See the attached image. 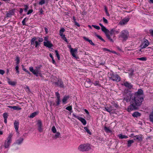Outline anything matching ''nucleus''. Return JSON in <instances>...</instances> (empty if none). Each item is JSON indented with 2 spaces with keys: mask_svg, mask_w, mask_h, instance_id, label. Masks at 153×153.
Listing matches in <instances>:
<instances>
[{
  "mask_svg": "<svg viewBox=\"0 0 153 153\" xmlns=\"http://www.w3.org/2000/svg\"><path fill=\"white\" fill-rule=\"evenodd\" d=\"M77 51V49L76 48H71L70 50V52L72 55L74 57L77 58V57L75 53H76Z\"/></svg>",
  "mask_w": 153,
  "mask_h": 153,
  "instance_id": "obj_14",
  "label": "nucleus"
},
{
  "mask_svg": "<svg viewBox=\"0 0 153 153\" xmlns=\"http://www.w3.org/2000/svg\"><path fill=\"white\" fill-rule=\"evenodd\" d=\"M44 45L48 48H51L53 46V44L49 41H47L46 42H44Z\"/></svg>",
  "mask_w": 153,
  "mask_h": 153,
  "instance_id": "obj_16",
  "label": "nucleus"
},
{
  "mask_svg": "<svg viewBox=\"0 0 153 153\" xmlns=\"http://www.w3.org/2000/svg\"><path fill=\"white\" fill-rule=\"evenodd\" d=\"M43 40L42 38L34 37L31 40L30 44L31 45H35V48H37L40 45V42H42Z\"/></svg>",
  "mask_w": 153,
  "mask_h": 153,
  "instance_id": "obj_2",
  "label": "nucleus"
},
{
  "mask_svg": "<svg viewBox=\"0 0 153 153\" xmlns=\"http://www.w3.org/2000/svg\"><path fill=\"white\" fill-rule=\"evenodd\" d=\"M134 143L133 140H128V141L127 146L128 147H129L131 146V144Z\"/></svg>",
  "mask_w": 153,
  "mask_h": 153,
  "instance_id": "obj_30",
  "label": "nucleus"
},
{
  "mask_svg": "<svg viewBox=\"0 0 153 153\" xmlns=\"http://www.w3.org/2000/svg\"><path fill=\"white\" fill-rule=\"evenodd\" d=\"M104 130L107 133L110 132H111V131L110 129L106 126H105L104 127Z\"/></svg>",
  "mask_w": 153,
  "mask_h": 153,
  "instance_id": "obj_35",
  "label": "nucleus"
},
{
  "mask_svg": "<svg viewBox=\"0 0 153 153\" xmlns=\"http://www.w3.org/2000/svg\"><path fill=\"white\" fill-rule=\"evenodd\" d=\"M102 19H103V21L104 23L106 24H108V20L106 19H105V17H103Z\"/></svg>",
  "mask_w": 153,
  "mask_h": 153,
  "instance_id": "obj_47",
  "label": "nucleus"
},
{
  "mask_svg": "<svg viewBox=\"0 0 153 153\" xmlns=\"http://www.w3.org/2000/svg\"><path fill=\"white\" fill-rule=\"evenodd\" d=\"M69 98V96H65L64 97L63 99L62 100L63 104H65L67 103V101Z\"/></svg>",
  "mask_w": 153,
  "mask_h": 153,
  "instance_id": "obj_21",
  "label": "nucleus"
},
{
  "mask_svg": "<svg viewBox=\"0 0 153 153\" xmlns=\"http://www.w3.org/2000/svg\"><path fill=\"white\" fill-rule=\"evenodd\" d=\"M16 64L18 65L20 62V58L19 56H16Z\"/></svg>",
  "mask_w": 153,
  "mask_h": 153,
  "instance_id": "obj_39",
  "label": "nucleus"
},
{
  "mask_svg": "<svg viewBox=\"0 0 153 153\" xmlns=\"http://www.w3.org/2000/svg\"><path fill=\"white\" fill-rule=\"evenodd\" d=\"M82 112L84 113V114H89V113L88 111L86 109H83L82 110Z\"/></svg>",
  "mask_w": 153,
  "mask_h": 153,
  "instance_id": "obj_40",
  "label": "nucleus"
},
{
  "mask_svg": "<svg viewBox=\"0 0 153 153\" xmlns=\"http://www.w3.org/2000/svg\"><path fill=\"white\" fill-rule=\"evenodd\" d=\"M114 29H112L110 31L108 30V36H109V37H107L108 39L111 42H113V39L111 38V36H112L113 34H114Z\"/></svg>",
  "mask_w": 153,
  "mask_h": 153,
  "instance_id": "obj_10",
  "label": "nucleus"
},
{
  "mask_svg": "<svg viewBox=\"0 0 153 153\" xmlns=\"http://www.w3.org/2000/svg\"><path fill=\"white\" fill-rule=\"evenodd\" d=\"M66 109L69 111H70L72 109V107L71 106H68L67 107Z\"/></svg>",
  "mask_w": 153,
  "mask_h": 153,
  "instance_id": "obj_54",
  "label": "nucleus"
},
{
  "mask_svg": "<svg viewBox=\"0 0 153 153\" xmlns=\"http://www.w3.org/2000/svg\"><path fill=\"white\" fill-rule=\"evenodd\" d=\"M150 120L153 123V115H150Z\"/></svg>",
  "mask_w": 153,
  "mask_h": 153,
  "instance_id": "obj_52",
  "label": "nucleus"
},
{
  "mask_svg": "<svg viewBox=\"0 0 153 153\" xmlns=\"http://www.w3.org/2000/svg\"><path fill=\"white\" fill-rule=\"evenodd\" d=\"M128 35V32L127 30H123L121 33L120 36L124 40H126L127 39Z\"/></svg>",
  "mask_w": 153,
  "mask_h": 153,
  "instance_id": "obj_6",
  "label": "nucleus"
},
{
  "mask_svg": "<svg viewBox=\"0 0 153 153\" xmlns=\"http://www.w3.org/2000/svg\"><path fill=\"white\" fill-rule=\"evenodd\" d=\"M19 122L17 121H15L14 123V127L16 131L17 132L18 131V129L19 127Z\"/></svg>",
  "mask_w": 153,
  "mask_h": 153,
  "instance_id": "obj_18",
  "label": "nucleus"
},
{
  "mask_svg": "<svg viewBox=\"0 0 153 153\" xmlns=\"http://www.w3.org/2000/svg\"><path fill=\"white\" fill-rule=\"evenodd\" d=\"M129 19L130 18H125L120 22V24L121 25H124L127 23Z\"/></svg>",
  "mask_w": 153,
  "mask_h": 153,
  "instance_id": "obj_15",
  "label": "nucleus"
},
{
  "mask_svg": "<svg viewBox=\"0 0 153 153\" xmlns=\"http://www.w3.org/2000/svg\"><path fill=\"white\" fill-rule=\"evenodd\" d=\"M33 11V9H30L28 10L27 13V15H29V14L31 13H32Z\"/></svg>",
  "mask_w": 153,
  "mask_h": 153,
  "instance_id": "obj_55",
  "label": "nucleus"
},
{
  "mask_svg": "<svg viewBox=\"0 0 153 153\" xmlns=\"http://www.w3.org/2000/svg\"><path fill=\"white\" fill-rule=\"evenodd\" d=\"M27 20H28L27 18H24L23 19V20H22V25H26V24L25 23V22H27Z\"/></svg>",
  "mask_w": 153,
  "mask_h": 153,
  "instance_id": "obj_32",
  "label": "nucleus"
},
{
  "mask_svg": "<svg viewBox=\"0 0 153 153\" xmlns=\"http://www.w3.org/2000/svg\"><path fill=\"white\" fill-rule=\"evenodd\" d=\"M149 44L148 41L146 39H144L142 44L141 45L140 47L142 49L146 48L148 46Z\"/></svg>",
  "mask_w": 153,
  "mask_h": 153,
  "instance_id": "obj_7",
  "label": "nucleus"
},
{
  "mask_svg": "<svg viewBox=\"0 0 153 153\" xmlns=\"http://www.w3.org/2000/svg\"><path fill=\"white\" fill-rule=\"evenodd\" d=\"M137 59L143 61H146L147 60V58L145 57H143L141 58H137Z\"/></svg>",
  "mask_w": 153,
  "mask_h": 153,
  "instance_id": "obj_37",
  "label": "nucleus"
},
{
  "mask_svg": "<svg viewBox=\"0 0 153 153\" xmlns=\"http://www.w3.org/2000/svg\"><path fill=\"white\" fill-rule=\"evenodd\" d=\"M52 59V63L53 64H54L56 65V63L55 61L54 60V59Z\"/></svg>",
  "mask_w": 153,
  "mask_h": 153,
  "instance_id": "obj_64",
  "label": "nucleus"
},
{
  "mask_svg": "<svg viewBox=\"0 0 153 153\" xmlns=\"http://www.w3.org/2000/svg\"><path fill=\"white\" fill-rule=\"evenodd\" d=\"M144 100V94L141 89H139L137 92L131 96L130 105L128 107L127 111L129 112L137 109L142 104Z\"/></svg>",
  "mask_w": 153,
  "mask_h": 153,
  "instance_id": "obj_1",
  "label": "nucleus"
},
{
  "mask_svg": "<svg viewBox=\"0 0 153 153\" xmlns=\"http://www.w3.org/2000/svg\"><path fill=\"white\" fill-rule=\"evenodd\" d=\"M120 139H122L123 138H128V137L127 136L123 135L122 134H119L118 135Z\"/></svg>",
  "mask_w": 153,
  "mask_h": 153,
  "instance_id": "obj_31",
  "label": "nucleus"
},
{
  "mask_svg": "<svg viewBox=\"0 0 153 153\" xmlns=\"http://www.w3.org/2000/svg\"><path fill=\"white\" fill-rule=\"evenodd\" d=\"M52 131L53 133H56V129L54 126H53L52 127Z\"/></svg>",
  "mask_w": 153,
  "mask_h": 153,
  "instance_id": "obj_44",
  "label": "nucleus"
},
{
  "mask_svg": "<svg viewBox=\"0 0 153 153\" xmlns=\"http://www.w3.org/2000/svg\"><path fill=\"white\" fill-rule=\"evenodd\" d=\"M37 125L38 127L42 126V122L40 120L37 121Z\"/></svg>",
  "mask_w": 153,
  "mask_h": 153,
  "instance_id": "obj_34",
  "label": "nucleus"
},
{
  "mask_svg": "<svg viewBox=\"0 0 153 153\" xmlns=\"http://www.w3.org/2000/svg\"><path fill=\"white\" fill-rule=\"evenodd\" d=\"M83 38L85 40L88 42L91 45L94 46L95 45V44L91 40L89 39L88 38L85 37H83Z\"/></svg>",
  "mask_w": 153,
  "mask_h": 153,
  "instance_id": "obj_26",
  "label": "nucleus"
},
{
  "mask_svg": "<svg viewBox=\"0 0 153 153\" xmlns=\"http://www.w3.org/2000/svg\"><path fill=\"white\" fill-rule=\"evenodd\" d=\"M25 8L24 9V10L25 12H26L28 8V6L27 5H25Z\"/></svg>",
  "mask_w": 153,
  "mask_h": 153,
  "instance_id": "obj_57",
  "label": "nucleus"
},
{
  "mask_svg": "<svg viewBox=\"0 0 153 153\" xmlns=\"http://www.w3.org/2000/svg\"><path fill=\"white\" fill-rule=\"evenodd\" d=\"M131 97L130 95L125 97L124 98V100L126 101L127 102H128L129 101L131 102Z\"/></svg>",
  "mask_w": 153,
  "mask_h": 153,
  "instance_id": "obj_25",
  "label": "nucleus"
},
{
  "mask_svg": "<svg viewBox=\"0 0 153 153\" xmlns=\"http://www.w3.org/2000/svg\"><path fill=\"white\" fill-rule=\"evenodd\" d=\"M4 71L0 69V74L1 75H3L4 73Z\"/></svg>",
  "mask_w": 153,
  "mask_h": 153,
  "instance_id": "obj_58",
  "label": "nucleus"
},
{
  "mask_svg": "<svg viewBox=\"0 0 153 153\" xmlns=\"http://www.w3.org/2000/svg\"><path fill=\"white\" fill-rule=\"evenodd\" d=\"M103 49L104 51H107L109 52H111V51L110 50L107 49L106 48H103Z\"/></svg>",
  "mask_w": 153,
  "mask_h": 153,
  "instance_id": "obj_59",
  "label": "nucleus"
},
{
  "mask_svg": "<svg viewBox=\"0 0 153 153\" xmlns=\"http://www.w3.org/2000/svg\"><path fill=\"white\" fill-rule=\"evenodd\" d=\"M106 110L108 112L110 113V114L111 113H113L114 112L113 110H114L113 107L112 106H110V107H105V108Z\"/></svg>",
  "mask_w": 153,
  "mask_h": 153,
  "instance_id": "obj_20",
  "label": "nucleus"
},
{
  "mask_svg": "<svg viewBox=\"0 0 153 153\" xmlns=\"http://www.w3.org/2000/svg\"><path fill=\"white\" fill-rule=\"evenodd\" d=\"M7 82L9 85L12 86H14L16 84V82L10 80L9 79H8Z\"/></svg>",
  "mask_w": 153,
  "mask_h": 153,
  "instance_id": "obj_28",
  "label": "nucleus"
},
{
  "mask_svg": "<svg viewBox=\"0 0 153 153\" xmlns=\"http://www.w3.org/2000/svg\"><path fill=\"white\" fill-rule=\"evenodd\" d=\"M150 34L153 37V29H150L149 30Z\"/></svg>",
  "mask_w": 153,
  "mask_h": 153,
  "instance_id": "obj_53",
  "label": "nucleus"
},
{
  "mask_svg": "<svg viewBox=\"0 0 153 153\" xmlns=\"http://www.w3.org/2000/svg\"><path fill=\"white\" fill-rule=\"evenodd\" d=\"M40 67H36V69H35V72L36 73L35 75L36 76H38V74H41V71L40 70Z\"/></svg>",
  "mask_w": 153,
  "mask_h": 153,
  "instance_id": "obj_22",
  "label": "nucleus"
},
{
  "mask_svg": "<svg viewBox=\"0 0 153 153\" xmlns=\"http://www.w3.org/2000/svg\"><path fill=\"white\" fill-rule=\"evenodd\" d=\"M45 31L46 33H48V30L47 27H45L44 28Z\"/></svg>",
  "mask_w": 153,
  "mask_h": 153,
  "instance_id": "obj_63",
  "label": "nucleus"
},
{
  "mask_svg": "<svg viewBox=\"0 0 153 153\" xmlns=\"http://www.w3.org/2000/svg\"><path fill=\"white\" fill-rule=\"evenodd\" d=\"M74 116L80 120L83 125H85L86 124V121L85 119L80 117L79 115H74Z\"/></svg>",
  "mask_w": 153,
  "mask_h": 153,
  "instance_id": "obj_11",
  "label": "nucleus"
},
{
  "mask_svg": "<svg viewBox=\"0 0 153 153\" xmlns=\"http://www.w3.org/2000/svg\"><path fill=\"white\" fill-rule=\"evenodd\" d=\"M85 130V131L88 133L89 134H91V132L89 130V129L87 127H85L84 128Z\"/></svg>",
  "mask_w": 153,
  "mask_h": 153,
  "instance_id": "obj_42",
  "label": "nucleus"
},
{
  "mask_svg": "<svg viewBox=\"0 0 153 153\" xmlns=\"http://www.w3.org/2000/svg\"><path fill=\"white\" fill-rule=\"evenodd\" d=\"M14 10L12 9L9 10L6 14L7 17H10L12 15H13L14 13Z\"/></svg>",
  "mask_w": 153,
  "mask_h": 153,
  "instance_id": "obj_17",
  "label": "nucleus"
},
{
  "mask_svg": "<svg viewBox=\"0 0 153 153\" xmlns=\"http://www.w3.org/2000/svg\"><path fill=\"white\" fill-rule=\"evenodd\" d=\"M93 84L95 85V86H100V85L99 84V82L98 81H95L94 83H93Z\"/></svg>",
  "mask_w": 153,
  "mask_h": 153,
  "instance_id": "obj_49",
  "label": "nucleus"
},
{
  "mask_svg": "<svg viewBox=\"0 0 153 153\" xmlns=\"http://www.w3.org/2000/svg\"><path fill=\"white\" fill-rule=\"evenodd\" d=\"M29 70L30 71L32 72L34 74H36V73L35 72V69H33V68L32 67H30L29 68Z\"/></svg>",
  "mask_w": 153,
  "mask_h": 153,
  "instance_id": "obj_33",
  "label": "nucleus"
},
{
  "mask_svg": "<svg viewBox=\"0 0 153 153\" xmlns=\"http://www.w3.org/2000/svg\"><path fill=\"white\" fill-rule=\"evenodd\" d=\"M132 115H140V114L138 112H134Z\"/></svg>",
  "mask_w": 153,
  "mask_h": 153,
  "instance_id": "obj_61",
  "label": "nucleus"
},
{
  "mask_svg": "<svg viewBox=\"0 0 153 153\" xmlns=\"http://www.w3.org/2000/svg\"><path fill=\"white\" fill-rule=\"evenodd\" d=\"M19 68L18 65H17L15 67V69L17 71V73H18V74L19 73Z\"/></svg>",
  "mask_w": 153,
  "mask_h": 153,
  "instance_id": "obj_51",
  "label": "nucleus"
},
{
  "mask_svg": "<svg viewBox=\"0 0 153 153\" xmlns=\"http://www.w3.org/2000/svg\"><path fill=\"white\" fill-rule=\"evenodd\" d=\"M78 149L79 151L83 152L89 150L91 148L89 144H84L79 145Z\"/></svg>",
  "mask_w": 153,
  "mask_h": 153,
  "instance_id": "obj_3",
  "label": "nucleus"
},
{
  "mask_svg": "<svg viewBox=\"0 0 153 153\" xmlns=\"http://www.w3.org/2000/svg\"><path fill=\"white\" fill-rule=\"evenodd\" d=\"M110 79L112 80L113 81L119 82L120 81V77L117 74H114L113 73L110 74Z\"/></svg>",
  "mask_w": 153,
  "mask_h": 153,
  "instance_id": "obj_4",
  "label": "nucleus"
},
{
  "mask_svg": "<svg viewBox=\"0 0 153 153\" xmlns=\"http://www.w3.org/2000/svg\"><path fill=\"white\" fill-rule=\"evenodd\" d=\"M91 85V82L90 80L89 79L88 81H85V86L86 88H88Z\"/></svg>",
  "mask_w": 153,
  "mask_h": 153,
  "instance_id": "obj_24",
  "label": "nucleus"
},
{
  "mask_svg": "<svg viewBox=\"0 0 153 153\" xmlns=\"http://www.w3.org/2000/svg\"><path fill=\"white\" fill-rule=\"evenodd\" d=\"M122 85H124L126 87L129 89H131L133 87V85L130 83H129L127 81H124Z\"/></svg>",
  "mask_w": 153,
  "mask_h": 153,
  "instance_id": "obj_12",
  "label": "nucleus"
},
{
  "mask_svg": "<svg viewBox=\"0 0 153 153\" xmlns=\"http://www.w3.org/2000/svg\"><path fill=\"white\" fill-rule=\"evenodd\" d=\"M62 37V39L64 40L66 42H68L67 39H66V37H65V35H63L62 36H61Z\"/></svg>",
  "mask_w": 153,
  "mask_h": 153,
  "instance_id": "obj_43",
  "label": "nucleus"
},
{
  "mask_svg": "<svg viewBox=\"0 0 153 153\" xmlns=\"http://www.w3.org/2000/svg\"><path fill=\"white\" fill-rule=\"evenodd\" d=\"M55 52L56 53V55L58 58V60H59L60 59V56L59 54L58 51L56 50L55 51Z\"/></svg>",
  "mask_w": 153,
  "mask_h": 153,
  "instance_id": "obj_38",
  "label": "nucleus"
},
{
  "mask_svg": "<svg viewBox=\"0 0 153 153\" xmlns=\"http://www.w3.org/2000/svg\"><path fill=\"white\" fill-rule=\"evenodd\" d=\"M65 30L64 28H62L59 31V32H62V33H63L64 32H65Z\"/></svg>",
  "mask_w": 153,
  "mask_h": 153,
  "instance_id": "obj_60",
  "label": "nucleus"
},
{
  "mask_svg": "<svg viewBox=\"0 0 153 153\" xmlns=\"http://www.w3.org/2000/svg\"><path fill=\"white\" fill-rule=\"evenodd\" d=\"M3 116H4V122L5 123H7V115H3Z\"/></svg>",
  "mask_w": 153,
  "mask_h": 153,
  "instance_id": "obj_50",
  "label": "nucleus"
},
{
  "mask_svg": "<svg viewBox=\"0 0 153 153\" xmlns=\"http://www.w3.org/2000/svg\"><path fill=\"white\" fill-rule=\"evenodd\" d=\"M13 135L12 134H10L7 138V140H6L4 142V147L5 148H7L9 147L10 143L12 141V137Z\"/></svg>",
  "mask_w": 153,
  "mask_h": 153,
  "instance_id": "obj_5",
  "label": "nucleus"
},
{
  "mask_svg": "<svg viewBox=\"0 0 153 153\" xmlns=\"http://www.w3.org/2000/svg\"><path fill=\"white\" fill-rule=\"evenodd\" d=\"M39 114V112L38 111H36L32 113L31 115H37Z\"/></svg>",
  "mask_w": 153,
  "mask_h": 153,
  "instance_id": "obj_56",
  "label": "nucleus"
},
{
  "mask_svg": "<svg viewBox=\"0 0 153 153\" xmlns=\"http://www.w3.org/2000/svg\"><path fill=\"white\" fill-rule=\"evenodd\" d=\"M54 83L56 86L62 88H64V85L61 80H58L57 82H55Z\"/></svg>",
  "mask_w": 153,
  "mask_h": 153,
  "instance_id": "obj_8",
  "label": "nucleus"
},
{
  "mask_svg": "<svg viewBox=\"0 0 153 153\" xmlns=\"http://www.w3.org/2000/svg\"><path fill=\"white\" fill-rule=\"evenodd\" d=\"M133 75V72L129 73V76L131 77Z\"/></svg>",
  "mask_w": 153,
  "mask_h": 153,
  "instance_id": "obj_62",
  "label": "nucleus"
},
{
  "mask_svg": "<svg viewBox=\"0 0 153 153\" xmlns=\"http://www.w3.org/2000/svg\"><path fill=\"white\" fill-rule=\"evenodd\" d=\"M92 26L97 30H99L100 29V27L98 26L93 25H92Z\"/></svg>",
  "mask_w": 153,
  "mask_h": 153,
  "instance_id": "obj_48",
  "label": "nucleus"
},
{
  "mask_svg": "<svg viewBox=\"0 0 153 153\" xmlns=\"http://www.w3.org/2000/svg\"><path fill=\"white\" fill-rule=\"evenodd\" d=\"M45 3V0H41V1L39 2V4L40 5H42L44 4Z\"/></svg>",
  "mask_w": 153,
  "mask_h": 153,
  "instance_id": "obj_46",
  "label": "nucleus"
},
{
  "mask_svg": "<svg viewBox=\"0 0 153 153\" xmlns=\"http://www.w3.org/2000/svg\"><path fill=\"white\" fill-rule=\"evenodd\" d=\"M134 137H135L134 139L139 141H142L143 139V137L141 135H136Z\"/></svg>",
  "mask_w": 153,
  "mask_h": 153,
  "instance_id": "obj_27",
  "label": "nucleus"
},
{
  "mask_svg": "<svg viewBox=\"0 0 153 153\" xmlns=\"http://www.w3.org/2000/svg\"><path fill=\"white\" fill-rule=\"evenodd\" d=\"M38 127V130L40 132H41L43 131V128H42V126H39Z\"/></svg>",
  "mask_w": 153,
  "mask_h": 153,
  "instance_id": "obj_45",
  "label": "nucleus"
},
{
  "mask_svg": "<svg viewBox=\"0 0 153 153\" xmlns=\"http://www.w3.org/2000/svg\"><path fill=\"white\" fill-rule=\"evenodd\" d=\"M94 34H95V36L97 37L99 39H100L101 40L104 42H105V40H104V39H103L102 37L100 36L97 34H96V33H94Z\"/></svg>",
  "mask_w": 153,
  "mask_h": 153,
  "instance_id": "obj_36",
  "label": "nucleus"
},
{
  "mask_svg": "<svg viewBox=\"0 0 153 153\" xmlns=\"http://www.w3.org/2000/svg\"><path fill=\"white\" fill-rule=\"evenodd\" d=\"M55 95L57 97L56 104V105L58 106L59 105L61 101L60 100V95L59 93L58 92H55Z\"/></svg>",
  "mask_w": 153,
  "mask_h": 153,
  "instance_id": "obj_13",
  "label": "nucleus"
},
{
  "mask_svg": "<svg viewBox=\"0 0 153 153\" xmlns=\"http://www.w3.org/2000/svg\"><path fill=\"white\" fill-rule=\"evenodd\" d=\"M60 135V133L59 132H56V134H55L54 136H53V138L56 139L57 138H58L59 137Z\"/></svg>",
  "mask_w": 153,
  "mask_h": 153,
  "instance_id": "obj_29",
  "label": "nucleus"
},
{
  "mask_svg": "<svg viewBox=\"0 0 153 153\" xmlns=\"http://www.w3.org/2000/svg\"><path fill=\"white\" fill-rule=\"evenodd\" d=\"M23 140V138L22 137H20L19 139L17 140L16 142V143L18 145H20L22 143Z\"/></svg>",
  "mask_w": 153,
  "mask_h": 153,
  "instance_id": "obj_23",
  "label": "nucleus"
},
{
  "mask_svg": "<svg viewBox=\"0 0 153 153\" xmlns=\"http://www.w3.org/2000/svg\"><path fill=\"white\" fill-rule=\"evenodd\" d=\"M99 25L101 27L102 31L105 33L107 37H109V36H108V30L101 23H100Z\"/></svg>",
  "mask_w": 153,
  "mask_h": 153,
  "instance_id": "obj_9",
  "label": "nucleus"
},
{
  "mask_svg": "<svg viewBox=\"0 0 153 153\" xmlns=\"http://www.w3.org/2000/svg\"><path fill=\"white\" fill-rule=\"evenodd\" d=\"M8 108H10L11 109H12L13 110H16L19 111L21 109V108L18 106H8Z\"/></svg>",
  "mask_w": 153,
  "mask_h": 153,
  "instance_id": "obj_19",
  "label": "nucleus"
},
{
  "mask_svg": "<svg viewBox=\"0 0 153 153\" xmlns=\"http://www.w3.org/2000/svg\"><path fill=\"white\" fill-rule=\"evenodd\" d=\"M104 9H105V10L106 15L107 16H110V14L108 11V10H107L106 7H105Z\"/></svg>",
  "mask_w": 153,
  "mask_h": 153,
  "instance_id": "obj_41",
  "label": "nucleus"
}]
</instances>
